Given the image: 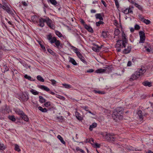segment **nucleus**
I'll use <instances>...</instances> for the list:
<instances>
[{
	"label": "nucleus",
	"instance_id": "obj_17",
	"mask_svg": "<svg viewBox=\"0 0 153 153\" xmlns=\"http://www.w3.org/2000/svg\"><path fill=\"white\" fill-rule=\"evenodd\" d=\"M77 56L81 60L82 62L83 63L86 64L87 62H86L84 58L83 57L81 54L80 53H79L77 55Z\"/></svg>",
	"mask_w": 153,
	"mask_h": 153
},
{
	"label": "nucleus",
	"instance_id": "obj_27",
	"mask_svg": "<svg viewBox=\"0 0 153 153\" xmlns=\"http://www.w3.org/2000/svg\"><path fill=\"white\" fill-rule=\"evenodd\" d=\"M75 115L77 119L79 120H82V118L81 114L78 112H75Z\"/></svg>",
	"mask_w": 153,
	"mask_h": 153
},
{
	"label": "nucleus",
	"instance_id": "obj_1",
	"mask_svg": "<svg viewBox=\"0 0 153 153\" xmlns=\"http://www.w3.org/2000/svg\"><path fill=\"white\" fill-rule=\"evenodd\" d=\"M47 38L51 44L54 43L55 47L60 51V49L63 47L62 45L59 40L57 39L56 37H53L51 34L50 33L47 36Z\"/></svg>",
	"mask_w": 153,
	"mask_h": 153
},
{
	"label": "nucleus",
	"instance_id": "obj_45",
	"mask_svg": "<svg viewBox=\"0 0 153 153\" xmlns=\"http://www.w3.org/2000/svg\"><path fill=\"white\" fill-rule=\"evenodd\" d=\"M103 22L100 20V21L96 23V25L97 26H99L100 24H103Z\"/></svg>",
	"mask_w": 153,
	"mask_h": 153
},
{
	"label": "nucleus",
	"instance_id": "obj_29",
	"mask_svg": "<svg viewBox=\"0 0 153 153\" xmlns=\"http://www.w3.org/2000/svg\"><path fill=\"white\" fill-rule=\"evenodd\" d=\"M38 108L39 110L42 112H46L48 111L47 109L46 108H43L41 106L39 107Z\"/></svg>",
	"mask_w": 153,
	"mask_h": 153
},
{
	"label": "nucleus",
	"instance_id": "obj_54",
	"mask_svg": "<svg viewBox=\"0 0 153 153\" xmlns=\"http://www.w3.org/2000/svg\"><path fill=\"white\" fill-rule=\"evenodd\" d=\"M47 50L49 53L52 54L53 53V51L50 49H48Z\"/></svg>",
	"mask_w": 153,
	"mask_h": 153
},
{
	"label": "nucleus",
	"instance_id": "obj_34",
	"mask_svg": "<svg viewBox=\"0 0 153 153\" xmlns=\"http://www.w3.org/2000/svg\"><path fill=\"white\" fill-rule=\"evenodd\" d=\"M49 1L54 6H56L57 4V2L56 0H48V2Z\"/></svg>",
	"mask_w": 153,
	"mask_h": 153
},
{
	"label": "nucleus",
	"instance_id": "obj_3",
	"mask_svg": "<svg viewBox=\"0 0 153 153\" xmlns=\"http://www.w3.org/2000/svg\"><path fill=\"white\" fill-rule=\"evenodd\" d=\"M102 135L104 138L109 142H113L115 140L114 135L113 134L108 133L105 132L103 133Z\"/></svg>",
	"mask_w": 153,
	"mask_h": 153
},
{
	"label": "nucleus",
	"instance_id": "obj_32",
	"mask_svg": "<svg viewBox=\"0 0 153 153\" xmlns=\"http://www.w3.org/2000/svg\"><path fill=\"white\" fill-rule=\"evenodd\" d=\"M30 91L33 95H37L39 94V92H37L36 90L31 89L30 90Z\"/></svg>",
	"mask_w": 153,
	"mask_h": 153
},
{
	"label": "nucleus",
	"instance_id": "obj_63",
	"mask_svg": "<svg viewBox=\"0 0 153 153\" xmlns=\"http://www.w3.org/2000/svg\"><path fill=\"white\" fill-rule=\"evenodd\" d=\"M22 4L24 5V6H26L27 5V3L24 1V2H22Z\"/></svg>",
	"mask_w": 153,
	"mask_h": 153
},
{
	"label": "nucleus",
	"instance_id": "obj_64",
	"mask_svg": "<svg viewBox=\"0 0 153 153\" xmlns=\"http://www.w3.org/2000/svg\"><path fill=\"white\" fill-rule=\"evenodd\" d=\"M130 30L131 32H133L134 30V29L133 28H131Z\"/></svg>",
	"mask_w": 153,
	"mask_h": 153
},
{
	"label": "nucleus",
	"instance_id": "obj_6",
	"mask_svg": "<svg viewBox=\"0 0 153 153\" xmlns=\"http://www.w3.org/2000/svg\"><path fill=\"white\" fill-rule=\"evenodd\" d=\"M46 22L48 26L50 28L53 29L54 28V25L53 21L48 17H46Z\"/></svg>",
	"mask_w": 153,
	"mask_h": 153
},
{
	"label": "nucleus",
	"instance_id": "obj_42",
	"mask_svg": "<svg viewBox=\"0 0 153 153\" xmlns=\"http://www.w3.org/2000/svg\"><path fill=\"white\" fill-rule=\"evenodd\" d=\"M51 105V103L50 102H48L45 103L44 104V105L45 107H48L49 106H50Z\"/></svg>",
	"mask_w": 153,
	"mask_h": 153
},
{
	"label": "nucleus",
	"instance_id": "obj_33",
	"mask_svg": "<svg viewBox=\"0 0 153 153\" xmlns=\"http://www.w3.org/2000/svg\"><path fill=\"white\" fill-rule=\"evenodd\" d=\"M39 101L41 103L45 102L46 101V100L44 99L42 96H39Z\"/></svg>",
	"mask_w": 153,
	"mask_h": 153
},
{
	"label": "nucleus",
	"instance_id": "obj_51",
	"mask_svg": "<svg viewBox=\"0 0 153 153\" xmlns=\"http://www.w3.org/2000/svg\"><path fill=\"white\" fill-rule=\"evenodd\" d=\"M135 29L136 30H139L140 29V27L138 25H136L134 26Z\"/></svg>",
	"mask_w": 153,
	"mask_h": 153
},
{
	"label": "nucleus",
	"instance_id": "obj_61",
	"mask_svg": "<svg viewBox=\"0 0 153 153\" xmlns=\"http://www.w3.org/2000/svg\"><path fill=\"white\" fill-rule=\"evenodd\" d=\"M59 98L63 100H65V97L62 96H60Z\"/></svg>",
	"mask_w": 153,
	"mask_h": 153
},
{
	"label": "nucleus",
	"instance_id": "obj_40",
	"mask_svg": "<svg viewBox=\"0 0 153 153\" xmlns=\"http://www.w3.org/2000/svg\"><path fill=\"white\" fill-rule=\"evenodd\" d=\"M9 118L12 121L14 122L16 121V119L14 116H10L9 117Z\"/></svg>",
	"mask_w": 153,
	"mask_h": 153
},
{
	"label": "nucleus",
	"instance_id": "obj_18",
	"mask_svg": "<svg viewBox=\"0 0 153 153\" xmlns=\"http://www.w3.org/2000/svg\"><path fill=\"white\" fill-rule=\"evenodd\" d=\"M140 20L141 21L144 22L146 25H148L150 23V21L148 19H145L143 17L140 18Z\"/></svg>",
	"mask_w": 153,
	"mask_h": 153
},
{
	"label": "nucleus",
	"instance_id": "obj_28",
	"mask_svg": "<svg viewBox=\"0 0 153 153\" xmlns=\"http://www.w3.org/2000/svg\"><path fill=\"white\" fill-rule=\"evenodd\" d=\"M69 58V62L73 64L74 65H77V63H76V62L75 61V60L74 59L71 57H70Z\"/></svg>",
	"mask_w": 153,
	"mask_h": 153
},
{
	"label": "nucleus",
	"instance_id": "obj_39",
	"mask_svg": "<svg viewBox=\"0 0 153 153\" xmlns=\"http://www.w3.org/2000/svg\"><path fill=\"white\" fill-rule=\"evenodd\" d=\"M62 85L67 88H71V86L70 85L67 84L65 83H64L62 84Z\"/></svg>",
	"mask_w": 153,
	"mask_h": 153
},
{
	"label": "nucleus",
	"instance_id": "obj_14",
	"mask_svg": "<svg viewBox=\"0 0 153 153\" xmlns=\"http://www.w3.org/2000/svg\"><path fill=\"white\" fill-rule=\"evenodd\" d=\"M39 88L47 91H50V89L48 87L43 85H40L39 86Z\"/></svg>",
	"mask_w": 153,
	"mask_h": 153
},
{
	"label": "nucleus",
	"instance_id": "obj_36",
	"mask_svg": "<svg viewBox=\"0 0 153 153\" xmlns=\"http://www.w3.org/2000/svg\"><path fill=\"white\" fill-rule=\"evenodd\" d=\"M14 146L15 150L18 152H19L21 151L19 146L17 144H15Z\"/></svg>",
	"mask_w": 153,
	"mask_h": 153
},
{
	"label": "nucleus",
	"instance_id": "obj_47",
	"mask_svg": "<svg viewBox=\"0 0 153 153\" xmlns=\"http://www.w3.org/2000/svg\"><path fill=\"white\" fill-rule=\"evenodd\" d=\"M3 68L5 69V70H4V72L7 71H8L9 70V68L6 65H4L3 66Z\"/></svg>",
	"mask_w": 153,
	"mask_h": 153
},
{
	"label": "nucleus",
	"instance_id": "obj_9",
	"mask_svg": "<svg viewBox=\"0 0 153 153\" xmlns=\"http://www.w3.org/2000/svg\"><path fill=\"white\" fill-rule=\"evenodd\" d=\"M46 18L45 19L42 18H39L38 20H39V26L41 27H44L45 25L44 22H46Z\"/></svg>",
	"mask_w": 153,
	"mask_h": 153
},
{
	"label": "nucleus",
	"instance_id": "obj_37",
	"mask_svg": "<svg viewBox=\"0 0 153 153\" xmlns=\"http://www.w3.org/2000/svg\"><path fill=\"white\" fill-rule=\"evenodd\" d=\"M83 108H84V109L85 110H86V111H88V112L89 113L91 114L92 115H95V113H92L90 111L88 110H86V109H88V106H85L84 107H83Z\"/></svg>",
	"mask_w": 153,
	"mask_h": 153
},
{
	"label": "nucleus",
	"instance_id": "obj_59",
	"mask_svg": "<svg viewBox=\"0 0 153 153\" xmlns=\"http://www.w3.org/2000/svg\"><path fill=\"white\" fill-rule=\"evenodd\" d=\"M101 2H102V3L104 5L105 7L106 6V3L104 1H103V0H102Z\"/></svg>",
	"mask_w": 153,
	"mask_h": 153
},
{
	"label": "nucleus",
	"instance_id": "obj_48",
	"mask_svg": "<svg viewBox=\"0 0 153 153\" xmlns=\"http://www.w3.org/2000/svg\"><path fill=\"white\" fill-rule=\"evenodd\" d=\"M114 1H115V5H116V7H117V8H118L119 7V4L118 2V0H114Z\"/></svg>",
	"mask_w": 153,
	"mask_h": 153
},
{
	"label": "nucleus",
	"instance_id": "obj_23",
	"mask_svg": "<svg viewBox=\"0 0 153 153\" xmlns=\"http://www.w3.org/2000/svg\"><path fill=\"white\" fill-rule=\"evenodd\" d=\"M95 17L96 19H99L100 20H103V19L100 13H97L95 15Z\"/></svg>",
	"mask_w": 153,
	"mask_h": 153
},
{
	"label": "nucleus",
	"instance_id": "obj_19",
	"mask_svg": "<svg viewBox=\"0 0 153 153\" xmlns=\"http://www.w3.org/2000/svg\"><path fill=\"white\" fill-rule=\"evenodd\" d=\"M55 33L56 35L58 36L59 37H62L63 39H65V37L64 36H63L62 34L58 30L55 31Z\"/></svg>",
	"mask_w": 153,
	"mask_h": 153
},
{
	"label": "nucleus",
	"instance_id": "obj_49",
	"mask_svg": "<svg viewBox=\"0 0 153 153\" xmlns=\"http://www.w3.org/2000/svg\"><path fill=\"white\" fill-rule=\"evenodd\" d=\"M135 6L136 7H137L140 10L142 9V7L140 5L138 4H137V3H135Z\"/></svg>",
	"mask_w": 153,
	"mask_h": 153
},
{
	"label": "nucleus",
	"instance_id": "obj_55",
	"mask_svg": "<svg viewBox=\"0 0 153 153\" xmlns=\"http://www.w3.org/2000/svg\"><path fill=\"white\" fill-rule=\"evenodd\" d=\"M94 70L93 69H90L88 70L87 71V73H92L94 71Z\"/></svg>",
	"mask_w": 153,
	"mask_h": 153
},
{
	"label": "nucleus",
	"instance_id": "obj_12",
	"mask_svg": "<svg viewBox=\"0 0 153 153\" xmlns=\"http://www.w3.org/2000/svg\"><path fill=\"white\" fill-rule=\"evenodd\" d=\"M22 100L24 101H27L28 99V96L27 94H23L21 97Z\"/></svg>",
	"mask_w": 153,
	"mask_h": 153
},
{
	"label": "nucleus",
	"instance_id": "obj_62",
	"mask_svg": "<svg viewBox=\"0 0 153 153\" xmlns=\"http://www.w3.org/2000/svg\"><path fill=\"white\" fill-rule=\"evenodd\" d=\"M80 22L83 25H84V24H85V22L83 19H81L80 20Z\"/></svg>",
	"mask_w": 153,
	"mask_h": 153
},
{
	"label": "nucleus",
	"instance_id": "obj_11",
	"mask_svg": "<svg viewBox=\"0 0 153 153\" xmlns=\"http://www.w3.org/2000/svg\"><path fill=\"white\" fill-rule=\"evenodd\" d=\"M84 27L85 29L87 30L88 31L91 33H93V29L90 26H88L86 24H84Z\"/></svg>",
	"mask_w": 153,
	"mask_h": 153
},
{
	"label": "nucleus",
	"instance_id": "obj_58",
	"mask_svg": "<svg viewBox=\"0 0 153 153\" xmlns=\"http://www.w3.org/2000/svg\"><path fill=\"white\" fill-rule=\"evenodd\" d=\"M40 45L41 46V48L43 49L44 51L46 50V49L45 46L42 45V44L39 43Z\"/></svg>",
	"mask_w": 153,
	"mask_h": 153
},
{
	"label": "nucleus",
	"instance_id": "obj_53",
	"mask_svg": "<svg viewBox=\"0 0 153 153\" xmlns=\"http://www.w3.org/2000/svg\"><path fill=\"white\" fill-rule=\"evenodd\" d=\"M100 144L96 143L95 144L94 146L97 148H100Z\"/></svg>",
	"mask_w": 153,
	"mask_h": 153
},
{
	"label": "nucleus",
	"instance_id": "obj_44",
	"mask_svg": "<svg viewBox=\"0 0 153 153\" xmlns=\"http://www.w3.org/2000/svg\"><path fill=\"white\" fill-rule=\"evenodd\" d=\"M24 77L26 79H28L29 80H31L32 78L30 76L28 75L27 74H25L24 76Z\"/></svg>",
	"mask_w": 153,
	"mask_h": 153
},
{
	"label": "nucleus",
	"instance_id": "obj_4",
	"mask_svg": "<svg viewBox=\"0 0 153 153\" xmlns=\"http://www.w3.org/2000/svg\"><path fill=\"white\" fill-rule=\"evenodd\" d=\"M123 112V109L121 107H117L114 110L112 117L114 119L115 118H119Z\"/></svg>",
	"mask_w": 153,
	"mask_h": 153
},
{
	"label": "nucleus",
	"instance_id": "obj_35",
	"mask_svg": "<svg viewBox=\"0 0 153 153\" xmlns=\"http://www.w3.org/2000/svg\"><path fill=\"white\" fill-rule=\"evenodd\" d=\"M36 78L37 79L40 81L42 82H44V79L40 75L37 76Z\"/></svg>",
	"mask_w": 153,
	"mask_h": 153
},
{
	"label": "nucleus",
	"instance_id": "obj_26",
	"mask_svg": "<svg viewBox=\"0 0 153 153\" xmlns=\"http://www.w3.org/2000/svg\"><path fill=\"white\" fill-rule=\"evenodd\" d=\"M22 119H23L25 121L27 122L29 120V119L27 117V116L24 113L23 115L21 117Z\"/></svg>",
	"mask_w": 153,
	"mask_h": 153
},
{
	"label": "nucleus",
	"instance_id": "obj_38",
	"mask_svg": "<svg viewBox=\"0 0 153 153\" xmlns=\"http://www.w3.org/2000/svg\"><path fill=\"white\" fill-rule=\"evenodd\" d=\"M120 33V30L118 29H116L114 31V34L116 36H118Z\"/></svg>",
	"mask_w": 153,
	"mask_h": 153
},
{
	"label": "nucleus",
	"instance_id": "obj_43",
	"mask_svg": "<svg viewBox=\"0 0 153 153\" xmlns=\"http://www.w3.org/2000/svg\"><path fill=\"white\" fill-rule=\"evenodd\" d=\"M123 12L125 14L129 13V11H128V8L123 9L122 10Z\"/></svg>",
	"mask_w": 153,
	"mask_h": 153
},
{
	"label": "nucleus",
	"instance_id": "obj_31",
	"mask_svg": "<svg viewBox=\"0 0 153 153\" xmlns=\"http://www.w3.org/2000/svg\"><path fill=\"white\" fill-rule=\"evenodd\" d=\"M57 138L61 142L64 144H65V142L63 138L60 135H58Z\"/></svg>",
	"mask_w": 153,
	"mask_h": 153
},
{
	"label": "nucleus",
	"instance_id": "obj_13",
	"mask_svg": "<svg viewBox=\"0 0 153 153\" xmlns=\"http://www.w3.org/2000/svg\"><path fill=\"white\" fill-rule=\"evenodd\" d=\"M39 18L36 15H34L31 17V19L32 21L34 23H37Z\"/></svg>",
	"mask_w": 153,
	"mask_h": 153
},
{
	"label": "nucleus",
	"instance_id": "obj_16",
	"mask_svg": "<svg viewBox=\"0 0 153 153\" xmlns=\"http://www.w3.org/2000/svg\"><path fill=\"white\" fill-rule=\"evenodd\" d=\"M143 84L145 86H148L149 87H150L152 86V83L151 82H149L146 81L143 82Z\"/></svg>",
	"mask_w": 153,
	"mask_h": 153
},
{
	"label": "nucleus",
	"instance_id": "obj_30",
	"mask_svg": "<svg viewBox=\"0 0 153 153\" xmlns=\"http://www.w3.org/2000/svg\"><path fill=\"white\" fill-rule=\"evenodd\" d=\"M15 112L17 114L20 115L21 117L24 113L22 111L20 110H16Z\"/></svg>",
	"mask_w": 153,
	"mask_h": 153
},
{
	"label": "nucleus",
	"instance_id": "obj_50",
	"mask_svg": "<svg viewBox=\"0 0 153 153\" xmlns=\"http://www.w3.org/2000/svg\"><path fill=\"white\" fill-rule=\"evenodd\" d=\"M50 81H51V82H52V84L53 85H55L56 83V81L54 80V79H51V80H50Z\"/></svg>",
	"mask_w": 153,
	"mask_h": 153
},
{
	"label": "nucleus",
	"instance_id": "obj_20",
	"mask_svg": "<svg viewBox=\"0 0 153 153\" xmlns=\"http://www.w3.org/2000/svg\"><path fill=\"white\" fill-rule=\"evenodd\" d=\"M101 47H99L98 45H95L92 48L93 50L95 51L99 52L101 49Z\"/></svg>",
	"mask_w": 153,
	"mask_h": 153
},
{
	"label": "nucleus",
	"instance_id": "obj_24",
	"mask_svg": "<svg viewBox=\"0 0 153 153\" xmlns=\"http://www.w3.org/2000/svg\"><path fill=\"white\" fill-rule=\"evenodd\" d=\"M137 114L139 116V119L141 120L143 119V115L142 111L141 110L138 111Z\"/></svg>",
	"mask_w": 153,
	"mask_h": 153
},
{
	"label": "nucleus",
	"instance_id": "obj_2",
	"mask_svg": "<svg viewBox=\"0 0 153 153\" xmlns=\"http://www.w3.org/2000/svg\"><path fill=\"white\" fill-rule=\"evenodd\" d=\"M146 69L144 67H141V68L138 69L131 76L130 79L131 81L137 79L146 72Z\"/></svg>",
	"mask_w": 153,
	"mask_h": 153
},
{
	"label": "nucleus",
	"instance_id": "obj_60",
	"mask_svg": "<svg viewBox=\"0 0 153 153\" xmlns=\"http://www.w3.org/2000/svg\"><path fill=\"white\" fill-rule=\"evenodd\" d=\"M96 11L95 10H91V13H95L96 12Z\"/></svg>",
	"mask_w": 153,
	"mask_h": 153
},
{
	"label": "nucleus",
	"instance_id": "obj_41",
	"mask_svg": "<svg viewBox=\"0 0 153 153\" xmlns=\"http://www.w3.org/2000/svg\"><path fill=\"white\" fill-rule=\"evenodd\" d=\"M5 148V146L2 143H0V150H4Z\"/></svg>",
	"mask_w": 153,
	"mask_h": 153
},
{
	"label": "nucleus",
	"instance_id": "obj_7",
	"mask_svg": "<svg viewBox=\"0 0 153 153\" xmlns=\"http://www.w3.org/2000/svg\"><path fill=\"white\" fill-rule=\"evenodd\" d=\"M10 6V5H3V9L6 10L7 12L12 15L14 14L13 11L11 10L9 6Z\"/></svg>",
	"mask_w": 153,
	"mask_h": 153
},
{
	"label": "nucleus",
	"instance_id": "obj_57",
	"mask_svg": "<svg viewBox=\"0 0 153 153\" xmlns=\"http://www.w3.org/2000/svg\"><path fill=\"white\" fill-rule=\"evenodd\" d=\"M94 91L95 93H98L99 94H102V92L100 91H97L96 90H94Z\"/></svg>",
	"mask_w": 153,
	"mask_h": 153
},
{
	"label": "nucleus",
	"instance_id": "obj_46",
	"mask_svg": "<svg viewBox=\"0 0 153 153\" xmlns=\"http://www.w3.org/2000/svg\"><path fill=\"white\" fill-rule=\"evenodd\" d=\"M133 7H132V8L129 7V8L128 9V11H129V13H131V14L133 13Z\"/></svg>",
	"mask_w": 153,
	"mask_h": 153
},
{
	"label": "nucleus",
	"instance_id": "obj_8",
	"mask_svg": "<svg viewBox=\"0 0 153 153\" xmlns=\"http://www.w3.org/2000/svg\"><path fill=\"white\" fill-rule=\"evenodd\" d=\"M139 33L140 36V40L139 43H144L145 39V33L142 31H140L139 32Z\"/></svg>",
	"mask_w": 153,
	"mask_h": 153
},
{
	"label": "nucleus",
	"instance_id": "obj_22",
	"mask_svg": "<svg viewBox=\"0 0 153 153\" xmlns=\"http://www.w3.org/2000/svg\"><path fill=\"white\" fill-rule=\"evenodd\" d=\"M71 48V49L73 50L76 53L77 55L80 53V52L79 51L77 48L73 46H72Z\"/></svg>",
	"mask_w": 153,
	"mask_h": 153
},
{
	"label": "nucleus",
	"instance_id": "obj_21",
	"mask_svg": "<svg viewBox=\"0 0 153 153\" xmlns=\"http://www.w3.org/2000/svg\"><path fill=\"white\" fill-rule=\"evenodd\" d=\"M106 70L104 69L100 68L96 70L95 71V72L97 73H104Z\"/></svg>",
	"mask_w": 153,
	"mask_h": 153
},
{
	"label": "nucleus",
	"instance_id": "obj_10",
	"mask_svg": "<svg viewBox=\"0 0 153 153\" xmlns=\"http://www.w3.org/2000/svg\"><path fill=\"white\" fill-rule=\"evenodd\" d=\"M125 49L123 51V53L124 54L129 53L131 51V47L128 45L126 48H125Z\"/></svg>",
	"mask_w": 153,
	"mask_h": 153
},
{
	"label": "nucleus",
	"instance_id": "obj_15",
	"mask_svg": "<svg viewBox=\"0 0 153 153\" xmlns=\"http://www.w3.org/2000/svg\"><path fill=\"white\" fill-rule=\"evenodd\" d=\"M124 43H127V40L126 34L123 32L122 34V40Z\"/></svg>",
	"mask_w": 153,
	"mask_h": 153
},
{
	"label": "nucleus",
	"instance_id": "obj_5",
	"mask_svg": "<svg viewBox=\"0 0 153 153\" xmlns=\"http://www.w3.org/2000/svg\"><path fill=\"white\" fill-rule=\"evenodd\" d=\"M126 44L121 40L117 41L115 45V47L117 48L116 49L117 51V52H120L122 48H125Z\"/></svg>",
	"mask_w": 153,
	"mask_h": 153
},
{
	"label": "nucleus",
	"instance_id": "obj_52",
	"mask_svg": "<svg viewBox=\"0 0 153 153\" xmlns=\"http://www.w3.org/2000/svg\"><path fill=\"white\" fill-rule=\"evenodd\" d=\"M145 48V49L146 51L148 53H149L150 52L151 50L149 48H147V47L145 46L144 47Z\"/></svg>",
	"mask_w": 153,
	"mask_h": 153
},
{
	"label": "nucleus",
	"instance_id": "obj_56",
	"mask_svg": "<svg viewBox=\"0 0 153 153\" xmlns=\"http://www.w3.org/2000/svg\"><path fill=\"white\" fill-rule=\"evenodd\" d=\"M131 65V62L130 61H128L127 64V66H130Z\"/></svg>",
	"mask_w": 153,
	"mask_h": 153
},
{
	"label": "nucleus",
	"instance_id": "obj_25",
	"mask_svg": "<svg viewBox=\"0 0 153 153\" xmlns=\"http://www.w3.org/2000/svg\"><path fill=\"white\" fill-rule=\"evenodd\" d=\"M97 126V124L95 123H93L90 126L89 130L91 131L93 130V128L96 127Z\"/></svg>",
	"mask_w": 153,
	"mask_h": 153
}]
</instances>
